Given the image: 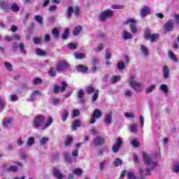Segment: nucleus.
<instances>
[{
    "mask_svg": "<svg viewBox=\"0 0 179 179\" xmlns=\"http://www.w3.org/2000/svg\"><path fill=\"white\" fill-rule=\"evenodd\" d=\"M65 156V160L66 162H68L69 163H71V155L68 152L64 153Z\"/></svg>",
    "mask_w": 179,
    "mask_h": 179,
    "instance_id": "nucleus-54",
    "label": "nucleus"
},
{
    "mask_svg": "<svg viewBox=\"0 0 179 179\" xmlns=\"http://www.w3.org/2000/svg\"><path fill=\"white\" fill-rule=\"evenodd\" d=\"M36 52L38 55H39V57H45V55H46V52H44L43 50H41V48H37L36 50Z\"/></svg>",
    "mask_w": 179,
    "mask_h": 179,
    "instance_id": "nucleus-38",
    "label": "nucleus"
},
{
    "mask_svg": "<svg viewBox=\"0 0 179 179\" xmlns=\"http://www.w3.org/2000/svg\"><path fill=\"white\" fill-rule=\"evenodd\" d=\"M43 83V79L40 78H36L33 80V85H41Z\"/></svg>",
    "mask_w": 179,
    "mask_h": 179,
    "instance_id": "nucleus-43",
    "label": "nucleus"
},
{
    "mask_svg": "<svg viewBox=\"0 0 179 179\" xmlns=\"http://www.w3.org/2000/svg\"><path fill=\"white\" fill-rule=\"evenodd\" d=\"M163 75L164 79H169V76L170 75V69L167 66H163Z\"/></svg>",
    "mask_w": 179,
    "mask_h": 179,
    "instance_id": "nucleus-20",
    "label": "nucleus"
},
{
    "mask_svg": "<svg viewBox=\"0 0 179 179\" xmlns=\"http://www.w3.org/2000/svg\"><path fill=\"white\" fill-rule=\"evenodd\" d=\"M5 101H3L2 98L0 97V108H1V110H3V108H5Z\"/></svg>",
    "mask_w": 179,
    "mask_h": 179,
    "instance_id": "nucleus-59",
    "label": "nucleus"
},
{
    "mask_svg": "<svg viewBox=\"0 0 179 179\" xmlns=\"http://www.w3.org/2000/svg\"><path fill=\"white\" fill-rule=\"evenodd\" d=\"M159 37H160V35L159 34H151L150 31H147L144 34V38L145 40H149L150 43H155V41L159 40Z\"/></svg>",
    "mask_w": 179,
    "mask_h": 179,
    "instance_id": "nucleus-10",
    "label": "nucleus"
},
{
    "mask_svg": "<svg viewBox=\"0 0 179 179\" xmlns=\"http://www.w3.org/2000/svg\"><path fill=\"white\" fill-rule=\"evenodd\" d=\"M77 97L80 103H85V92H83V90H79L78 91Z\"/></svg>",
    "mask_w": 179,
    "mask_h": 179,
    "instance_id": "nucleus-18",
    "label": "nucleus"
},
{
    "mask_svg": "<svg viewBox=\"0 0 179 179\" xmlns=\"http://www.w3.org/2000/svg\"><path fill=\"white\" fill-rule=\"evenodd\" d=\"M121 146H122V138H121V137H118L116 139L115 145L112 147V152L113 153H118L120 149H121Z\"/></svg>",
    "mask_w": 179,
    "mask_h": 179,
    "instance_id": "nucleus-13",
    "label": "nucleus"
},
{
    "mask_svg": "<svg viewBox=\"0 0 179 179\" xmlns=\"http://www.w3.org/2000/svg\"><path fill=\"white\" fill-rule=\"evenodd\" d=\"M111 59V52L109 49H106V61H108Z\"/></svg>",
    "mask_w": 179,
    "mask_h": 179,
    "instance_id": "nucleus-45",
    "label": "nucleus"
},
{
    "mask_svg": "<svg viewBox=\"0 0 179 179\" xmlns=\"http://www.w3.org/2000/svg\"><path fill=\"white\" fill-rule=\"evenodd\" d=\"M51 40V36H50V34H45V36H43V41H45V43H48V41H50Z\"/></svg>",
    "mask_w": 179,
    "mask_h": 179,
    "instance_id": "nucleus-53",
    "label": "nucleus"
},
{
    "mask_svg": "<svg viewBox=\"0 0 179 179\" xmlns=\"http://www.w3.org/2000/svg\"><path fill=\"white\" fill-rule=\"evenodd\" d=\"M72 13H73L76 17L79 16L80 14V8H79V6H76L73 10V8L72 6L69 7L66 11V16L69 19L72 16Z\"/></svg>",
    "mask_w": 179,
    "mask_h": 179,
    "instance_id": "nucleus-9",
    "label": "nucleus"
},
{
    "mask_svg": "<svg viewBox=\"0 0 179 179\" xmlns=\"http://www.w3.org/2000/svg\"><path fill=\"white\" fill-rule=\"evenodd\" d=\"M45 115H39L35 117L33 126L34 128H40L42 127V130L47 129L51 124H52V117L49 116L48 117L47 121L45 122Z\"/></svg>",
    "mask_w": 179,
    "mask_h": 179,
    "instance_id": "nucleus-1",
    "label": "nucleus"
},
{
    "mask_svg": "<svg viewBox=\"0 0 179 179\" xmlns=\"http://www.w3.org/2000/svg\"><path fill=\"white\" fill-rule=\"evenodd\" d=\"M80 31H82V26H78L73 30V36H79L80 34Z\"/></svg>",
    "mask_w": 179,
    "mask_h": 179,
    "instance_id": "nucleus-28",
    "label": "nucleus"
},
{
    "mask_svg": "<svg viewBox=\"0 0 179 179\" xmlns=\"http://www.w3.org/2000/svg\"><path fill=\"white\" fill-rule=\"evenodd\" d=\"M121 77L120 76H113V78L111 79V83H117L118 80H120Z\"/></svg>",
    "mask_w": 179,
    "mask_h": 179,
    "instance_id": "nucleus-48",
    "label": "nucleus"
},
{
    "mask_svg": "<svg viewBox=\"0 0 179 179\" xmlns=\"http://www.w3.org/2000/svg\"><path fill=\"white\" fill-rule=\"evenodd\" d=\"M34 19L35 22L38 23V24H40L41 26H43V24H44V21L43 20V17L41 15H36L34 16Z\"/></svg>",
    "mask_w": 179,
    "mask_h": 179,
    "instance_id": "nucleus-21",
    "label": "nucleus"
},
{
    "mask_svg": "<svg viewBox=\"0 0 179 179\" xmlns=\"http://www.w3.org/2000/svg\"><path fill=\"white\" fill-rule=\"evenodd\" d=\"M68 47L70 50H76V48L78 47V45L75 43H69Z\"/></svg>",
    "mask_w": 179,
    "mask_h": 179,
    "instance_id": "nucleus-58",
    "label": "nucleus"
},
{
    "mask_svg": "<svg viewBox=\"0 0 179 179\" xmlns=\"http://www.w3.org/2000/svg\"><path fill=\"white\" fill-rule=\"evenodd\" d=\"M66 87H68V83L66 81L61 82V87L58 85H55L53 87L54 94H58V93H64L66 92Z\"/></svg>",
    "mask_w": 179,
    "mask_h": 179,
    "instance_id": "nucleus-4",
    "label": "nucleus"
},
{
    "mask_svg": "<svg viewBox=\"0 0 179 179\" xmlns=\"http://www.w3.org/2000/svg\"><path fill=\"white\" fill-rule=\"evenodd\" d=\"M48 75L50 76L51 78H55V76H57V71L54 67L49 69Z\"/></svg>",
    "mask_w": 179,
    "mask_h": 179,
    "instance_id": "nucleus-32",
    "label": "nucleus"
},
{
    "mask_svg": "<svg viewBox=\"0 0 179 179\" xmlns=\"http://www.w3.org/2000/svg\"><path fill=\"white\" fill-rule=\"evenodd\" d=\"M73 174L75 175V176H82V169H79V168H76V169H74L73 171Z\"/></svg>",
    "mask_w": 179,
    "mask_h": 179,
    "instance_id": "nucleus-40",
    "label": "nucleus"
},
{
    "mask_svg": "<svg viewBox=\"0 0 179 179\" xmlns=\"http://www.w3.org/2000/svg\"><path fill=\"white\" fill-rule=\"evenodd\" d=\"M124 24L127 26L130 24L131 33L135 34L138 31V27L136 26V20L134 19H128L124 22Z\"/></svg>",
    "mask_w": 179,
    "mask_h": 179,
    "instance_id": "nucleus-11",
    "label": "nucleus"
},
{
    "mask_svg": "<svg viewBox=\"0 0 179 179\" xmlns=\"http://www.w3.org/2000/svg\"><path fill=\"white\" fill-rule=\"evenodd\" d=\"M74 57L76 59H83V58H86V54L76 52L74 53Z\"/></svg>",
    "mask_w": 179,
    "mask_h": 179,
    "instance_id": "nucleus-26",
    "label": "nucleus"
},
{
    "mask_svg": "<svg viewBox=\"0 0 179 179\" xmlns=\"http://www.w3.org/2000/svg\"><path fill=\"white\" fill-rule=\"evenodd\" d=\"M19 48H20V52L22 54H27V50H26V49L24 48V43H20L19 44Z\"/></svg>",
    "mask_w": 179,
    "mask_h": 179,
    "instance_id": "nucleus-39",
    "label": "nucleus"
},
{
    "mask_svg": "<svg viewBox=\"0 0 179 179\" xmlns=\"http://www.w3.org/2000/svg\"><path fill=\"white\" fill-rule=\"evenodd\" d=\"M131 132L136 134L138 132V125L136 124H133L130 127Z\"/></svg>",
    "mask_w": 179,
    "mask_h": 179,
    "instance_id": "nucleus-42",
    "label": "nucleus"
},
{
    "mask_svg": "<svg viewBox=\"0 0 179 179\" xmlns=\"http://www.w3.org/2000/svg\"><path fill=\"white\" fill-rule=\"evenodd\" d=\"M48 10H49V12H52L53 10H57V6H55V5L50 6L48 8Z\"/></svg>",
    "mask_w": 179,
    "mask_h": 179,
    "instance_id": "nucleus-63",
    "label": "nucleus"
},
{
    "mask_svg": "<svg viewBox=\"0 0 179 179\" xmlns=\"http://www.w3.org/2000/svg\"><path fill=\"white\" fill-rule=\"evenodd\" d=\"M129 85L135 92H142V83L136 82L135 80V76L130 77Z\"/></svg>",
    "mask_w": 179,
    "mask_h": 179,
    "instance_id": "nucleus-5",
    "label": "nucleus"
},
{
    "mask_svg": "<svg viewBox=\"0 0 179 179\" xmlns=\"http://www.w3.org/2000/svg\"><path fill=\"white\" fill-rule=\"evenodd\" d=\"M106 143V137L102 135H98L94 138L93 145L95 148L97 146H103Z\"/></svg>",
    "mask_w": 179,
    "mask_h": 179,
    "instance_id": "nucleus-7",
    "label": "nucleus"
},
{
    "mask_svg": "<svg viewBox=\"0 0 179 179\" xmlns=\"http://www.w3.org/2000/svg\"><path fill=\"white\" fill-rule=\"evenodd\" d=\"M8 173H17L19 171V168L15 165H11L6 169Z\"/></svg>",
    "mask_w": 179,
    "mask_h": 179,
    "instance_id": "nucleus-22",
    "label": "nucleus"
},
{
    "mask_svg": "<svg viewBox=\"0 0 179 179\" xmlns=\"http://www.w3.org/2000/svg\"><path fill=\"white\" fill-rule=\"evenodd\" d=\"M10 10H12V12H19V10H20V8L17 4L13 3L10 7Z\"/></svg>",
    "mask_w": 179,
    "mask_h": 179,
    "instance_id": "nucleus-36",
    "label": "nucleus"
},
{
    "mask_svg": "<svg viewBox=\"0 0 179 179\" xmlns=\"http://www.w3.org/2000/svg\"><path fill=\"white\" fill-rule=\"evenodd\" d=\"M12 117H5L2 121L3 127H4V128H8L10 124H12Z\"/></svg>",
    "mask_w": 179,
    "mask_h": 179,
    "instance_id": "nucleus-19",
    "label": "nucleus"
},
{
    "mask_svg": "<svg viewBox=\"0 0 179 179\" xmlns=\"http://www.w3.org/2000/svg\"><path fill=\"white\" fill-rule=\"evenodd\" d=\"M155 85H151L149 87H148L145 90V93H152L155 90Z\"/></svg>",
    "mask_w": 179,
    "mask_h": 179,
    "instance_id": "nucleus-50",
    "label": "nucleus"
},
{
    "mask_svg": "<svg viewBox=\"0 0 179 179\" xmlns=\"http://www.w3.org/2000/svg\"><path fill=\"white\" fill-rule=\"evenodd\" d=\"M164 31H171L173 29H174V21L173 20H169L164 25Z\"/></svg>",
    "mask_w": 179,
    "mask_h": 179,
    "instance_id": "nucleus-14",
    "label": "nucleus"
},
{
    "mask_svg": "<svg viewBox=\"0 0 179 179\" xmlns=\"http://www.w3.org/2000/svg\"><path fill=\"white\" fill-rule=\"evenodd\" d=\"M77 71L78 72H83V73H85V72H87L89 71V68L85 65H79L77 66Z\"/></svg>",
    "mask_w": 179,
    "mask_h": 179,
    "instance_id": "nucleus-24",
    "label": "nucleus"
},
{
    "mask_svg": "<svg viewBox=\"0 0 179 179\" xmlns=\"http://www.w3.org/2000/svg\"><path fill=\"white\" fill-rule=\"evenodd\" d=\"M52 34L55 37V38H58L59 37V30H58V28H54L52 30Z\"/></svg>",
    "mask_w": 179,
    "mask_h": 179,
    "instance_id": "nucleus-37",
    "label": "nucleus"
},
{
    "mask_svg": "<svg viewBox=\"0 0 179 179\" xmlns=\"http://www.w3.org/2000/svg\"><path fill=\"white\" fill-rule=\"evenodd\" d=\"M73 142V138L69 136L66 137V140L64 143L65 146H71V144Z\"/></svg>",
    "mask_w": 179,
    "mask_h": 179,
    "instance_id": "nucleus-33",
    "label": "nucleus"
},
{
    "mask_svg": "<svg viewBox=\"0 0 179 179\" xmlns=\"http://www.w3.org/2000/svg\"><path fill=\"white\" fill-rule=\"evenodd\" d=\"M92 118L90 120V124H95L96 120H99L103 117V112L100 109H94L93 114L91 115Z\"/></svg>",
    "mask_w": 179,
    "mask_h": 179,
    "instance_id": "nucleus-8",
    "label": "nucleus"
},
{
    "mask_svg": "<svg viewBox=\"0 0 179 179\" xmlns=\"http://www.w3.org/2000/svg\"><path fill=\"white\" fill-rule=\"evenodd\" d=\"M80 115V110L78 109H74L73 113V118H75L76 117H79Z\"/></svg>",
    "mask_w": 179,
    "mask_h": 179,
    "instance_id": "nucleus-49",
    "label": "nucleus"
},
{
    "mask_svg": "<svg viewBox=\"0 0 179 179\" xmlns=\"http://www.w3.org/2000/svg\"><path fill=\"white\" fill-rule=\"evenodd\" d=\"M123 38L124 40H129V38H132V34H131V33H129L127 31H123Z\"/></svg>",
    "mask_w": 179,
    "mask_h": 179,
    "instance_id": "nucleus-35",
    "label": "nucleus"
},
{
    "mask_svg": "<svg viewBox=\"0 0 179 179\" xmlns=\"http://www.w3.org/2000/svg\"><path fill=\"white\" fill-rule=\"evenodd\" d=\"M134 162V163L139 164V157L136 155H133Z\"/></svg>",
    "mask_w": 179,
    "mask_h": 179,
    "instance_id": "nucleus-62",
    "label": "nucleus"
},
{
    "mask_svg": "<svg viewBox=\"0 0 179 179\" xmlns=\"http://www.w3.org/2000/svg\"><path fill=\"white\" fill-rule=\"evenodd\" d=\"M155 169H153V166H151L150 168H146L145 169V176H150V171H153Z\"/></svg>",
    "mask_w": 179,
    "mask_h": 179,
    "instance_id": "nucleus-51",
    "label": "nucleus"
},
{
    "mask_svg": "<svg viewBox=\"0 0 179 179\" xmlns=\"http://www.w3.org/2000/svg\"><path fill=\"white\" fill-rule=\"evenodd\" d=\"M159 89H160V90L164 92V93H166V94H167L169 92V88L167 87V85L165 84L161 85L159 87Z\"/></svg>",
    "mask_w": 179,
    "mask_h": 179,
    "instance_id": "nucleus-41",
    "label": "nucleus"
},
{
    "mask_svg": "<svg viewBox=\"0 0 179 179\" xmlns=\"http://www.w3.org/2000/svg\"><path fill=\"white\" fill-rule=\"evenodd\" d=\"M114 16V11L113 10H106L103 11L99 17L101 22H106L107 19H110Z\"/></svg>",
    "mask_w": 179,
    "mask_h": 179,
    "instance_id": "nucleus-6",
    "label": "nucleus"
},
{
    "mask_svg": "<svg viewBox=\"0 0 179 179\" xmlns=\"http://www.w3.org/2000/svg\"><path fill=\"white\" fill-rule=\"evenodd\" d=\"M34 143V137H30L29 139H28V141L27 143V145L28 146H31V145H33Z\"/></svg>",
    "mask_w": 179,
    "mask_h": 179,
    "instance_id": "nucleus-52",
    "label": "nucleus"
},
{
    "mask_svg": "<svg viewBox=\"0 0 179 179\" xmlns=\"http://www.w3.org/2000/svg\"><path fill=\"white\" fill-rule=\"evenodd\" d=\"M125 68V64L123 62L117 63V69L119 71H122Z\"/></svg>",
    "mask_w": 179,
    "mask_h": 179,
    "instance_id": "nucleus-47",
    "label": "nucleus"
},
{
    "mask_svg": "<svg viewBox=\"0 0 179 179\" xmlns=\"http://www.w3.org/2000/svg\"><path fill=\"white\" fill-rule=\"evenodd\" d=\"M69 68V64L66 61H59L57 64V72H62L66 71Z\"/></svg>",
    "mask_w": 179,
    "mask_h": 179,
    "instance_id": "nucleus-12",
    "label": "nucleus"
},
{
    "mask_svg": "<svg viewBox=\"0 0 179 179\" xmlns=\"http://www.w3.org/2000/svg\"><path fill=\"white\" fill-rule=\"evenodd\" d=\"M168 57L169 58H171V59L172 61H174V62H178V60L177 59V57L176 56V55L171 52V51H169V53H168Z\"/></svg>",
    "mask_w": 179,
    "mask_h": 179,
    "instance_id": "nucleus-31",
    "label": "nucleus"
},
{
    "mask_svg": "<svg viewBox=\"0 0 179 179\" xmlns=\"http://www.w3.org/2000/svg\"><path fill=\"white\" fill-rule=\"evenodd\" d=\"M148 15H150V8L147 6H144L141 9L140 16L141 17H145Z\"/></svg>",
    "mask_w": 179,
    "mask_h": 179,
    "instance_id": "nucleus-15",
    "label": "nucleus"
},
{
    "mask_svg": "<svg viewBox=\"0 0 179 179\" xmlns=\"http://www.w3.org/2000/svg\"><path fill=\"white\" fill-rule=\"evenodd\" d=\"M114 164L115 167H118V166H121L122 164V160L120 158H117L114 162Z\"/></svg>",
    "mask_w": 179,
    "mask_h": 179,
    "instance_id": "nucleus-44",
    "label": "nucleus"
},
{
    "mask_svg": "<svg viewBox=\"0 0 179 179\" xmlns=\"http://www.w3.org/2000/svg\"><path fill=\"white\" fill-rule=\"evenodd\" d=\"M53 176L57 179H62L64 178V174L61 173L59 169L57 168H54L52 170Z\"/></svg>",
    "mask_w": 179,
    "mask_h": 179,
    "instance_id": "nucleus-17",
    "label": "nucleus"
},
{
    "mask_svg": "<svg viewBox=\"0 0 179 179\" xmlns=\"http://www.w3.org/2000/svg\"><path fill=\"white\" fill-rule=\"evenodd\" d=\"M37 96H41V92L39 90H35L34 92H32V93L31 94L30 96V99L32 101H34V100H36V97H37Z\"/></svg>",
    "mask_w": 179,
    "mask_h": 179,
    "instance_id": "nucleus-23",
    "label": "nucleus"
},
{
    "mask_svg": "<svg viewBox=\"0 0 179 179\" xmlns=\"http://www.w3.org/2000/svg\"><path fill=\"white\" fill-rule=\"evenodd\" d=\"M61 37L62 40H66L69 37V29H65Z\"/></svg>",
    "mask_w": 179,
    "mask_h": 179,
    "instance_id": "nucleus-34",
    "label": "nucleus"
},
{
    "mask_svg": "<svg viewBox=\"0 0 179 179\" xmlns=\"http://www.w3.org/2000/svg\"><path fill=\"white\" fill-rule=\"evenodd\" d=\"M33 43L34 44H40V43H41V38H33Z\"/></svg>",
    "mask_w": 179,
    "mask_h": 179,
    "instance_id": "nucleus-56",
    "label": "nucleus"
},
{
    "mask_svg": "<svg viewBox=\"0 0 179 179\" xmlns=\"http://www.w3.org/2000/svg\"><path fill=\"white\" fill-rule=\"evenodd\" d=\"M6 68L8 69V71H12L13 67L12 64L9 62H5Z\"/></svg>",
    "mask_w": 179,
    "mask_h": 179,
    "instance_id": "nucleus-60",
    "label": "nucleus"
},
{
    "mask_svg": "<svg viewBox=\"0 0 179 179\" xmlns=\"http://www.w3.org/2000/svg\"><path fill=\"white\" fill-rule=\"evenodd\" d=\"M48 141V137H43L41 139V145H45Z\"/></svg>",
    "mask_w": 179,
    "mask_h": 179,
    "instance_id": "nucleus-57",
    "label": "nucleus"
},
{
    "mask_svg": "<svg viewBox=\"0 0 179 179\" xmlns=\"http://www.w3.org/2000/svg\"><path fill=\"white\" fill-rule=\"evenodd\" d=\"M0 8L1 9H3V10H6L8 8H9V6L8 5V3L5 1H0Z\"/></svg>",
    "mask_w": 179,
    "mask_h": 179,
    "instance_id": "nucleus-30",
    "label": "nucleus"
},
{
    "mask_svg": "<svg viewBox=\"0 0 179 179\" xmlns=\"http://www.w3.org/2000/svg\"><path fill=\"white\" fill-rule=\"evenodd\" d=\"M127 176L129 179H135V175H134V173L132 172H128Z\"/></svg>",
    "mask_w": 179,
    "mask_h": 179,
    "instance_id": "nucleus-61",
    "label": "nucleus"
},
{
    "mask_svg": "<svg viewBox=\"0 0 179 179\" xmlns=\"http://www.w3.org/2000/svg\"><path fill=\"white\" fill-rule=\"evenodd\" d=\"M68 117H69V112L68 110H64L61 117L62 121H63V122H65V121L68 120Z\"/></svg>",
    "mask_w": 179,
    "mask_h": 179,
    "instance_id": "nucleus-29",
    "label": "nucleus"
},
{
    "mask_svg": "<svg viewBox=\"0 0 179 179\" xmlns=\"http://www.w3.org/2000/svg\"><path fill=\"white\" fill-rule=\"evenodd\" d=\"M174 173H179V164H177L173 168Z\"/></svg>",
    "mask_w": 179,
    "mask_h": 179,
    "instance_id": "nucleus-64",
    "label": "nucleus"
},
{
    "mask_svg": "<svg viewBox=\"0 0 179 179\" xmlns=\"http://www.w3.org/2000/svg\"><path fill=\"white\" fill-rule=\"evenodd\" d=\"M143 160L145 166H150L152 169L157 166V162H153V158L145 152H143Z\"/></svg>",
    "mask_w": 179,
    "mask_h": 179,
    "instance_id": "nucleus-3",
    "label": "nucleus"
},
{
    "mask_svg": "<svg viewBox=\"0 0 179 179\" xmlns=\"http://www.w3.org/2000/svg\"><path fill=\"white\" fill-rule=\"evenodd\" d=\"M85 93H87V94H92L94 93L92 96V103H94V101H96V100H97V99H99V93H100V90H96V87L93 86L92 84H90L89 85H87L85 88Z\"/></svg>",
    "mask_w": 179,
    "mask_h": 179,
    "instance_id": "nucleus-2",
    "label": "nucleus"
},
{
    "mask_svg": "<svg viewBox=\"0 0 179 179\" xmlns=\"http://www.w3.org/2000/svg\"><path fill=\"white\" fill-rule=\"evenodd\" d=\"M113 120V114L111 113H108L105 115V124H111Z\"/></svg>",
    "mask_w": 179,
    "mask_h": 179,
    "instance_id": "nucleus-25",
    "label": "nucleus"
},
{
    "mask_svg": "<svg viewBox=\"0 0 179 179\" xmlns=\"http://www.w3.org/2000/svg\"><path fill=\"white\" fill-rule=\"evenodd\" d=\"M131 145L134 146V148H139V142L136 140H132L131 141Z\"/></svg>",
    "mask_w": 179,
    "mask_h": 179,
    "instance_id": "nucleus-55",
    "label": "nucleus"
},
{
    "mask_svg": "<svg viewBox=\"0 0 179 179\" xmlns=\"http://www.w3.org/2000/svg\"><path fill=\"white\" fill-rule=\"evenodd\" d=\"M83 124L81 120H76L74 122H72L71 128L72 131H76L78 128L80 127V126Z\"/></svg>",
    "mask_w": 179,
    "mask_h": 179,
    "instance_id": "nucleus-16",
    "label": "nucleus"
},
{
    "mask_svg": "<svg viewBox=\"0 0 179 179\" xmlns=\"http://www.w3.org/2000/svg\"><path fill=\"white\" fill-rule=\"evenodd\" d=\"M112 9H124V5L114 4L111 6Z\"/></svg>",
    "mask_w": 179,
    "mask_h": 179,
    "instance_id": "nucleus-46",
    "label": "nucleus"
},
{
    "mask_svg": "<svg viewBox=\"0 0 179 179\" xmlns=\"http://www.w3.org/2000/svg\"><path fill=\"white\" fill-rule=\"evenodd\" d=\"M140 50L145 57H148V55H149V50H148V48H146V46L141 45Z\"/></svg>",
    "mask_w": 179,
    "mask_h": 179,
    "instance_id": "nucleus-27",
    "label": "nucleus"
}]
</instances>
